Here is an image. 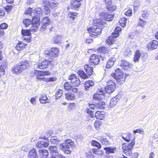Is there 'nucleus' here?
<instances>
[{
    "mask_svg": "<svg viewBox=\"0 0 158 158\" xmlns=\"http://www.w3.org/2000/svg\"><path fill=\"white\" fill-rule=\"evenodd\" d=\"M32 17L33 19L31 21L28 19H24L23 21V23L25 27H28L31 23L32 26L33 27L37 28L40 24L39 22V18L38 16H33Z\"/></svg>",
    "mask_w": 158,
    "mask_h": 158,
    "instance_id": "1",
    "label": "nucleus"
},
{
    "mask_svg": "<svg viewBox=\"0 0 158 158\" xmlns=\"http://www.w3.org/2000/svg\"><path fill=\"white\" fill-rule=\"evenodd\" d=\"M135 144L134 139H132L129 144L123 143L122 145V149L124 153L127 156H130L132 153V149Z\"/></svg>",
    "mask_w": 158,
    "mask_h": 158,
    "instance_id": "2",
    "label": "nucleus"
},
{
    "mask_svg": "<svg viewBox=\"0 0 158 158\" xmlns=\"http://www.w3.org/2000/svg\"><path fill=\"white\" fill-rule=\"evenodd\" d=\"M121 28L120 27H117L114 29V32L112 33V36L109 37L108 39L106 41V43L109 45H113L116 44V43L114 40L113 38H116L118 36L119 32L121 31Z\"/></svg>",
    "mask_w": 158,
    "mask_h": 158,
    "instance_id": "3",
    "label": "nucleus"
},
{
    "mask_svg": "<svg viewBox=\"0 0 158 158\" xmlns=\"http://www.w3.org/2000/svg\"><path fill=\"white\" fill-rule=\"evenodd\" d=\"M59 146L61 150L73 148L75 147L74 142L70 139H66L64 143L60 144Z\"/></svg>",
    "mask_w": 158,
    "mask_h": 158,
    "instance_id": "4",
    "label": "nucleus"
},
{
    "mask_svg": "<svg viewBox=\"0 0 158 158\" xmlns=\"http://www.w3.org/2000/svg\"><path fill=\"white\" fill-rule=\"evenodd\" d=\"M48 149L52 158H66L65 156L58 153L57 148L55 146H50L48 148Z\"/></svg>",
    "mask_w": 158,
    "mask_h": 158,
    "instance_id": "5",
    "label": "nucleus"
},
{
    "mask_svg": "<svg viewBox=\"0 0 158 158\" xmlns=\"http://www.w3.org/2000/svg\"><path fill=\"white\" fill-rule=\"evenodd\" d=\"M59 52V49L57 48H52L51 50H46L44 51V53L46 57L50 58L51 57H56L57 56Z\"/></svg>",
    "mask_w": 158,
    "mask_h": 158,
    "instance_id": "6",
    "label": "nucleus"
},
{
    "mask_svg": "<svg viewBox=\"0 0 158 158\" xmlns=\"http://www.w3.org/2000/svg\"><path fill=\"white\" fill-rule=\"evenodd\" d=\"M93 28L92 27L88 28L87 31L89 33V35L91 37L94 38L97 37L98 35L101 34L102 32V29L99 27H96V28Z\"/></svg>",
    "mask_w": 158,
    "mask_h": 158,
    "instance_id": "7",
    "label": "nucleus"
},
{
    "mask_svg": "<svg viewBox=\"0 0 158 158\" xmlns=\"http://www.w3.org/2000/svg\"><path fill=\"white\" fill-rule=\"evenodd\" d=\"M48 72H46L45 71H38L37 70H35L34 71V73L36 75H38L37 76V79L39 80H42L44 81H46V79L44 77V76L45 75H47L49 74Z\"/></svg>",
    "mask_w": 158,
    "mask_h": 158,
    "instance_id": "8",
    "label": "nucleus"
},
{
    "mask_svg": "<svg viewBox=\"0 0 158 158\" xmlns=\"http://www.w3.org/2000/svg\"><path fill=\"white\" fill-rule=\"evenodd\" d=\"M107 85L105 87L106 91L109 93L113 92L116 89V85L115 83L112 80L109 81L107 82Z\"/></svg>",
    "mask_w": 158,
    "mask_h": 158,
    "instance_id": "9",
    "label": "nucleus"
},
{
    "mask_svg": "<svg viewBox=\"0 0 158 158\" xmlns=\"http://www.w3.org/2000/svg\"><path fill=\"white\" fill-rule=\"evenodd\" d=\"M69 79L70 80V82L71 84L74 86H77L80 84V80L76 77L75 74H72L69 76Z\"/></svg>",
    "mask_w": 158,
    "mask_h": 158,
    "instance_id": "10",
    "label": "nucleus"
},
{
    "mask_svg": "<svg viewBox=\"0 0 158 158\" xmlns=\"http://www.w3.org/2000/svg\"><path fill=\"white\" fill-rule=\"evenodd\" d=\"M89 61V65L94 66L99 64L100 59L98 56L94 54L90 56Z\"/></svg>",
    "mask_w": 158,
    "mask_h": 158,
    "instance_id": "11",
    "label": "nucleus"
},
{
    "mask_svg": "<svg viewBox=\"0 0 158 158\" xmlns=\"http://www.w3.org/2000/svg\"><path fill=\"white\" fill-rule=\"evenodd\" d=\"M101 15L103 16V18L107 21H109L112 20L114 17V15L106 12H102L101 13Z\"/></svg>",
    "mask_w": 158,
    "mask_h": 158,
    "instance_id": "12",
    "label": "nucleus"
},
{
    "mask_svg": "<svg viewBox=\"0 0 158 158\" xmlns=\"http://www.w3.org/2000/svg\"><path fill=\"white\" fill-rule=\"evenodd\" d=\"M117 59V57L114 55L111 57L106 64V68H111L114 64V62Z\"/></svg>",
    "mask_w": 158,
    "mask_h": 158,
    "instance_id": "13",
    "label": "nucleus"
},
{
    "mask_svg": "<svg viewBox=\"0 0 158 158\" xmlns=\"http://www.w3.org/2000/svg\"><path fill=\"white\" fill-rule=\"evenodd\" d=\"M50 20L47 17H44L42 20L41 22V27L45 29L49 25Z\"/></svg>",
    "mask_w": 158,
    "mask_h": 158,
    "instance_id": "14",
    "label": "nucleus"
},
{
    "mask_svg": "<svg viewBox=\"0 0 158 158\" xmlns=\"http://www.w3.org/2000/svg\"><path fill=\"white\" fill-rule=\"evenodd\" d=\"M49 141L48 140L44 141H39L37 142L36 144V146L38 148H42L44 147H47L49 145Z\"/></svg>",
    "mask_w": 158,
    "mask_h": 158,
    "instance_id": "15",
    "label": "nucleus"
},
{
    "mask_svg": "<svg viewBox=\"0 0 158 158\" xmlns=\"http://www.w3.org/2000/svg\"><path fill=\"white\" fill-rule=\"evenodd\" d=\"M44 10L46 14H48L50 12V9L49 7V1L48 0H44Z\"/></svg>",
    "mask_w": 158,
    "mask_h": 158,
    "instance_id": "16",
    "label": "nucleus"
},
{
    "mask_svg": "<svg viewBox=\"0 0 158 158\" xmlns=\"http://www.w3.org/2000/svg\"><path fill=\"white\" fill-rule=\"evenodd\" d=\"M158 47V43L156 40H153L152 42L150 43L148 45V48L151 50L156 49Z\"/></svg>",
    "mask_w": 158,
    "mask_h": 158,
    "instance_id": "17",
    "label": "nucleus"
},
{
    "mask_svg": "<svg viewBox=\"0 0 158 158\" xmlns=\"http://www.w3.org/2000/svg\"><path fill=\"white\" fill-rule=\"evenodd\" d=\"M105 153L107 154L110 153H114L116 151V148L114 147H105L104 148Z\"/></svg>",
    "mask_w": 158,
    "mask_h": 158,
    "instance_id": "18",
    "label": "nucleus"
},
{
    "mask_svg": "<svg viewBox=\"0 0 158 158\" xmlns=\"http://www.w3.org/2000/svg\"><path fill=\"white\" fill-rule=\"evenodd\" d=\"M20 68L22 70L28 68L29 66V64L27 60H23L21 61L19 64Z\"/></svg>",
    "mask_w": 158,
    "mask_h": 158,
    "instance_id": "19",
    "label": "nucleus"
},
{
    "mask_svg": "<svg viewBox=\"0 0 158 158\" xmlns=\"http://www.w3.org/2000/svg\"><path fill=\"white\" fill-rule=\"evenodd\" d=\"M11 71L13 73L19 74L22 72V70L18 64L12 68Z\"/></svg>",
    "mask_w": 158,
    "mask_h": 158,
    "instance_id": "20",
    "label": "nucleus"
},
{
    "mask_svg": "<svg viewBox=\"0 0 158 158\" xmlns=\"http://www.w3.org/2000/svg\"><path fill=\"white\" fill-rule=\"evenodd\" d=\"M81 5L80 2H78L75 0H73L71 2L70 7L72 9L76 10Z\"/></svg>",
    "mask_w": 158,
    "mask_h": 158,
    "instance_id": "21",
    "label": "nucleus"
},
{
    "mask_svg": "<svg viewBox=\"0 0 158 158\" xmlns=\"http://www.w3.org/2000/svg\"><path fill=\"white\" fill-rule=\"evenodd\" d=\"M120 65L124 69L129 68L131 66V64L125 60H121L120 63Z\"/></svg>",
    "mask_w": 158,
    "mask_h": 158,
    "instance_id": "22",
    "label": "nucleus"
},
{
    "mask_svg": "<svg viewBox=\"0 0 158 158\" xmlns=\"http://www.w3.org/2000/svg\"><path fill=\"white\" fill-rule=\"evenodd\" d=\"M29 158H38V156L35 149L33 148L29 152L28 154Z\"/></svg>",
    "mask_w": 158,
    "mask_h": 158,
    "instance_id": "23",
    "label": "nucleus"
},
{
    "mask_svg": "<svg viewBox=\"0 0 158 158\" xmlns=\"http://www.w3.org/2000/svg\"><path fill=\"white\" fill-rule=\"evenodd\" d=\"M105 116V112L103 111H97L95 114V117L97 119H103Z\"/></svg>",
    "mask_w": 158,
    "mask_h": 158,
    "instance_id": "24",
    "label": "nucleus"
},
{
    "mask_svg": "<svg viewBox=\"0 0 158 158\" xmlns=\"http://www.w3.org/2000/svg\"><path fill=\"white\" fill-rule=\"evenodd\" d=\"M84 69L88 76H90L92 75L93 72V69L92 67L89 66L88 64H86L84 66Z\"/></svg>",
    "mask_w": 158,
    "mask_h": 158,
    "instance_id": "25",
    "label": "nucleus"
},
{
    "mask_svg": "<svg viewBox=\"0 0 158 158\" xmlns=\"http://www.w3.org/2000/svg\"><path fill=\"white\" fill-rule=\"evenodd\" d=\"M40 156L43 158H46L48 155V152L46 149H40L39 151Z\"/></svg>",
    "mask_w": 158,
    "mask_h": 158,
    "instance_id": "26",
    "label": "nucleus"
},
{
    "mask_svg": "<svg viewBox=\"0 0 158 158\" xmlns=\"http://www.w3.org/2000/svg\"><path fill=\"white\" fill-rule=\"evenodd\" d=\"M60 142V140L58 139L56 137H52L50 138L48 143H50L51 144H56L57 145H58L60 144L59 143Z\"/></svg>",
    "mask_w": 158,
    "mask_h": 158,
    "instance_id": "27",
    "label": "nucleus"
},
{
    "mask_svg": "<svg viewBox=\"0 0 158 158\" xmlns=\"http://www.w3.org/2000/svg\"><path fill=\"white\" fill-rule=\"evenodd\" d=\"M99 140L102 145L105 146L108 145L110 144V142L107 138L101 137L99 138Z\"/></svg>",
    "mask_w": 158,
    "mask_h": 158,
    "instance_id": "28",
    "label": "nucleus"
},
{
    "mask_svg": "<svg viewBox=\"0 0 158 158\" xmlns=\"http://www.w3.org/2000/svg\"><path fill=\"white\" fill-rule=\"evenodd\" d=\"M94 85V82L90 80L85 82V90H88L89 88H91Z\"/></svg>",
    "mask_w": 158,
    "mask_h": 158,
    "instance_id": "29",
    "label": "nucleus"
},
{
    "mask_svg": "<svg viewBox=\"0 0 158 158\" xmlns=\"http://www.w3.org/2000/svg\"><path fill=\"white\" fill-rule=\"evenodd\" d=\"M40 102L42 103H49L50 100L47 98L45 94H42L41 98L39 99Z\"/></svg>",
    "mask_w": 158,
    "mask_h": 158,
    "instance_id": "30",
    "label": "nucleus"
},
{
    "mask_svg": "<svg viewBox=\"0 0 158 158\" xmlns=\"http://www.w3.org/2000/svg\"><path fill=\"white\" fill-rule=\"evenodd\" d=\"M119 99L117 96L114 97L111 99L110 101V106L111 107H113L117 104Z\"/></svg>",
    "mask_w": 158,
    "mask_h": 158,
    "instance_id": "31",
    "label": "nucleus"
},
{
    "mask_svg": "<svg viewBox=\"0 0 158 158\" xmlns=\"http://www.w3.org/2000/svg\"><path fill=\"white\" fill-rule=\"evenodd\" d=\"M114 78H116L119 77H121V76H123L122 70L119 68H118L116 69L115 71V73H114Z\"/></svg>",
    "mask_w": 158,
    "mask_h": 158,
    "instance_id": "32",
    "label": "nucleus"
},
{
    "mask_svg": "<svg viewBox=\"0 0 158 158\" xmlns=\"http://www.w3.org/2000/svg\"><path fill=\"white\" fill-rule=\"evenodd\" d=\"M25 46V44L22 43V41H19L15 48L18 51H20L24 48Z\"/></svg>",
    "mask_w": 158,
    "mask_h": 158,
    "instance_id": "33",
    "label": "nucleus"
},
{
    "mask_svg": "<svg viewBox=\"0 0 158 158\" xmlns=\"http://www.w3.org/2000/svg\"><path fill=\"white\" fill-rule=\"evenodd\" d=\"M42 9L40 8H37L34 11L33 15L35 16H38L39 18V20H40V16L42 15Z\"/></svg>",
    "mask_w": 158,
    "mask_h": 158,
    "instance_id": "34",
    "label": "nucleus"
},
{
    "mask_svg": "<svg viewBox=\"0 0 158 158\" xmlns=\"http://www.w3.org/2000/svg\"><path fill=\"white\" fill-rule=\"evenodd\" d=\"M62 39L61 35H58L55 36L53 38V41L54 43H60Z\"/></svg>",
    "mask_w": 158,
    "mask_h": 158,
    "instance_id": "35",
    "label": "nucleus"
},
{
    "mask_svg": "<svg viewBox=\"0 0 158 158\" xmlns=\"http://www.w3.org/2000/svg\"><path fill=\"white\" fill-rule=\"evenodd\" d=\"M65 98L68 100H73L75 98V95L73 94L68 93L65 94Z\"/></svg>",
    "mask_w": 158,
    "mask_h": 158,
    "instance_id": "36",
    "label": "nucleus"
},
{
    "mask_svg": "<svg viewBox=\"0 0 158 158\" xmlns=\"http://www.w3.org/2000/svg\"><path fill=\"white\" fill-rule=\"evenodd\" d=\"M77 73L81 78L82 79H85L88 78L87 75L83 70H78L77 71Z\"/></svg>",
    "mask_w": 158,
    "mask_h": 158,
    "instance_id": "37",
    "label": "nucleus"
},
{
    "mask_svg": "<svg viewBox=\"0 0 158 158\" xmlns=\"http://www.w3.org/2000/svg\"><path fill=\"white\" fill-rule=\"evenodd\" d=\"M140 51L139 50H137L135 52L134 56V61L135 62L137 61L140 58Z\"/></svg>",
    "mask_w": 158,
    "mask_h": 158,
    "instance_id": "38",
    "label": "nucleus"
},
{
    "mask_svg": "<svg viewBox=\"0 0 158 158\" xmlns=\"http://www.w3.org/2000/svg\"><path fill=\"white\" fill-rule=\"evenodd\" d=\"M97 50L99 52L103 54H105L107 52V48L104 46L98 48Z\"/></svg>",
    "mask_w": 158,
    "mask_h": 158,
    "instance_id": "39",
    "label": "nucleus"
},
{
    "mask_svg": "<svg viewBox=\"0 0 158 158\" xmlns=\"http://www.w3.org/2000/svg\"><path fill=\"white\" fill-rule=\"evenodd\" d=\"M94 26L97 27H100L103 25V23L101 19H98L96 20H94Z\"/></svg>",
    "mask_w": 158,
    "mask_h": 158,
    "instance_id": "40",
    "label": "nucleus"
},
{
    "mask_svg": "<svg viewBox=\"0 0 158 158\" xmlns=\"http://www.w3.org/2000/svg\"><path fill=\"white\" fill-rule=\"evenodd\" d=\"M114 78L117 80V82L118 84L121 85L124 82L125 78L123 76Z\"/></svg>",
    "mask_w": 158,
    "mask_h": 158,
    "instance_id": "41",
    "label": "nucleus"
},
{
    "mask_svg": "<svg viewBox=\"0 0 158 158\" xmlns=\"http://www.w3.org/2000/svg\"><path fill=\"white\" fill-rule=\"evenodd\" d=\"M105 103L103 101H99L98 103V104L97 105V108H99L100 109H105Z\"/></svg>",
    "mask_w": 158,
    "mask_h": 158,
    "instance_id": "42",
    "label": "nucleus"
},
{
    "mask_svg": "<svg viewBox=\"0 0 158 158\" xmlns=\"http://www.w3.org/2000/svg\"><path fill=\"white\" fill-rule=\"evenodd\" d=\"M105 103L103 101H99L98 103V104L97 105V108H99L100 109H105Z\"/></svg>",
    "mask_w": 158,
    "mask_h": 158,
    "instance_id": "43",
    "label": "nucleus"
},
{
    "mask_svg": "<svg viewBox=\"0 0 158 158\" xmlns=\"http://www.w3.org/2000/svg\"><path fill=\"white\" fill-rule=\"evenodd\" d=\"M107 10L108 11L110 12L114 11L116 9V6L114 5H112V4H111V5H107Z\"/></svg>",
    "mask_w": 158,
    "mask_h": 158,
    "instance_id": "44",
    "label": "nucleus"
},
{
    "mask_svg": "<svg viewBox=\"0 0 158 158\" xmlns=\"http://www.w3.org/2000/svg\"><path fill=\"white\" fill-rule=\"evenodd\" d=\"M102 99V96L98 93L94 94L93 96V99L94 100H98V101H101Z\"/></svg>",
    "mask_w": 158,
    "mask_h": 158,
    "instance_id": "45",
    "label": "nucleus"
},
{
    "mask_svg": "<svg viewBox=\"0 0 158 158\" xmlns=\"http://www.w3.org/2000/svg\"><path fill=\"white\" fill-rule=\"evenodd\" d=\"M21 33L24 36H29L31 35L29 30H25L23 29L22 30Z\"/></svg>",
    "mask_w": 158,
    "mask_h": 158,
    "instance_id": "46",
    "label": "nucleus"
},
{
    "mask_svg": "<svg viewBox=\"0 0 158 158\" xmlns=\"http://www.w3.org/2000/svg\"><path fill=\"white\" fill-rule=\"evenodd\" d=\"M91 144L93 146L97 147L98 149H100L101 147V144L97 141L95 140H92Z\"/></svg>",
    "mask_w": 158,
    "mask_h": 158,
    "instance_id": "47",
    "label": "nucleus"
},
{
    "mask_svg": "<svg viewBox=\"0 0 158 158\" xmlns=\"http://www.w3.org/2000/svg\"><path fill=\"white\" fill-rule=\"evenodd\" d=\"M64 89L66 90L71 89L72 87L68 82H65L64 85Z\"/></svg>",
    "mask_w": 158,
    "mask_h": 158,
    "instance_id": "48",
    "label": "nucleus"
},
{
    "mask_svg": "<svg viewBox=\"0 0 158 158\" xmlns=\"http://www.w3.org/2000/svg\"><path fill=\"white\" fill-rule=\"evenodd\" d=\"M62 91L61 90H59L57 91L55 94L56 99H57L60 97L62 95Z\"/></svg>",
    "mask_w": 158,
    "mask_h": 158,
    "instance_id": "49",
    "label": "nucleus"
},
{
    "mask_svg": "<svg viewBox=\"0 0 158 158\" xmlns=\"http://www.w3.org/2000/svg\"><path fill=\"white\" fill-rule=\"evenodd\" d=\"M5 69L3 66H0V78L3 77L5 74Z\"/></svg>",
    "mask_w": 158,
    "mask_h": 158,
    "instance_id": "50",
    "label": "nucleus"
},
{
    "mask_svg": "<svg viewBox=\"0 0 158 158\" xmlns=\"http://www.w3.org/2000/svg\"><path fill=\"white\" fill-rule=\"evenodd\" d=\"M86 154L87 158H94V156L92 155V151L90 150H89Z\"/></svg>",
    "mask_w": 158,
    "mask_h": 158,
    "instance_id": "51",
    "label": "nucleus"
},
{
    "mask_svg": "<svg viewBox=\"0 0 158 158\" xmlns=\"http://www.w3.org/2000/svg\"><path fill=\"white\" fill-rule=\"evenodd\" d=\"M133 132L135 134L136 133H139L140 134H142V135H144V131L142 128H139L137 129L136 130H134L133 131Z\"/></svg>",
    "mask_w": 158,
    "mask_h": 158,
    "instance_id": "52",
    "label": "nucleus"
},
{
    "mask_svg": "<svg viewBox=\"0 0 158 158\" xmlns=\"http://www.w3.org/2000/svg\"><path fill=\"white\" fill-rule=\"evenodd\" d=\"M25 14H29L30 16H32L33 13L32 12V9L31 8H29L24 12Z\"/></svg>",
    "mask_w": 158,
    "mask_h": 158,
    "instance_id": "53",
    "label": "nucleus"
},
{
    "mask_svg": "<svg viewBox=\"0 0 158 158\" xmlns=\"http://www.w3.org/2000/svg\"><path fill=\"white\" fill-rule=\"evenodd\" d=\"M37 67L40 69H44L48 67V66L44 65L41 63H39L37 66Z\"/></svg>",
    "mask_w": 158,
    "mask_h": 158,
    "instance_id": "54",
    "label": "nucleus"
},
{
    "mask_svg": "<svg viewBox=\"0 0 158 158\" xmlns=\"http://www.w3.org/2000/svg\"><path fill=\"white\" fill-rule=\"evenodd\" d=\"M139 19L140 20L139 21V24L140 26L143 27V25L146 24V21L143 20L142 19L140 18Z\"/></svg>",
    "mask_w": 158,
    "mask_h": 158,
    "instance_id": "55",
    "label": "nucleus"
},
{
    "mask_svg": "<svg viewBox=\"0 0 158 158\" xmlns=\"http://www.w3.org/2000/svg\"><path fill=\"white\" fill-rule=\"evenodd\" d=\"M7 27V25L5 23H2L0 25V28L3 29V30L4 29H6Z\"/></svg>",
    "mask_w": 158,
    "mask_h": 158,
    "instance_id": "56",
    "label": "nucleus"
},
{
    "mask_svg": "<svg viewBox=\"0 0 158 158\" xmlns=\"http://www.w3.org/2000/svg\"><path fill=\"white\" fill-rule=\"evenodd\" d=\"M57 5L58 3L55 2L51 3L49 2L50 7L52 8H55L57 6Z\"/></svg>",
    "mask_w": 158,
    "mask_h": 158,
    "instance_id": "57",
    "label": "nucleus"
},
{
    "mask_svg": "<svg viewBox=\"0 0 158 158\" xmlns=\"http://www.w3.org/2000/svg\"><path fill=\"white\" fill-rule=\"evenodd\" d=\"M4 8L7 11H9L12 9L13 6L8 5L4 7Z\"/></svg>",
    "mask_w": 158,
    "mask_h": 158,
    "instance_id": "58",
    "label": "nucleus"
},
{
    "mask_svg": "<svg viewBox=\"0 0 158 158\" xmlns=\"http://www.w3.org/2000/svg\"><path fill=\"white\" fill-rule=\"evenodd\" d=\"M125 14L126 16H131V15H132V10L129 9L127 11L125 12Z\"/></svg>",
    "mask_w": 158,
    "mask_h": 158,
    "instance_id": "59",
    "label": "nucleus"
},
{
    "mask_svg": "<svg viewBox=\"0 0 158 158\" xmlns=\"http://www.w3.org/2000/svg\"><path fill=\"white\" fill-rule=\"evenodd\" d=\"M130 156L131 157V158H137L139 156V154L137 152L131 153Z\"/></svg>",
    "mask_w": 158,
    "mask_h": 158,
    "instance_id": "60",
    "label": "nucleus"
},
{
    "mask_svg": "<svg viewBox=\"0 0 158 158\" xmlns=\"http://www.w3.org/2000/svg\"><path fill=\"white\" fill-rule=\"evenodd\" d=\"M77 13L76 12H70L69 13V15H70V17L72 18L73 19H75V17L73 16H76L77 15Z\"/></svg>",
    "mask_w": 158,
    "mask_h": 158,
    "instance_id": "61",
    "label": "nucleus"
},
{
    "mask_svg": "<svg viewBox=\"0 0 158 158\" xmlns=\"http://www.w3.org/2000/svg\"><path fill=\"white\" fill-rule=\"evenodd\" d=\"M92 151V153L95 155H97L98 154L99 151L96 148H94L90 149Z\"/></svg>",
    "mask_w": 158,
    "mask_h": 158,
    "instance_id": "62",
    "label": "nucleus"
},
{
    "mask_svg": "<svg viewBox=\"0 0 158 158\" xmlns=\"http://www.w3.org/2000/svg\"><path fill=\"white\" fill-rule=\"evenodd\" d=\"M41 63L42 64H44V65L46 66H48L49 62L47 60H45L42 61Z\"/></svg>",
    "mask_w": 158,
    "mask_h": 158,
    "instance_id": "63",
    "label": "nucleus"
},
{
    "mask_svg": "<svg viewBox=\"0 0 158 158\" xmlns=\"http://www.w3.org/2000/svg\"><path fill=\"white\" fill-rule=\"evenodd\" d=\"M28 145H25L22 147L21 149L24 152H27L28 151Z\"/></svg>",
    "mask_w": 158,
    "mask_h": 158,
    "instance_id": "64",
    "label": "nucleus"
}]
</instances>
